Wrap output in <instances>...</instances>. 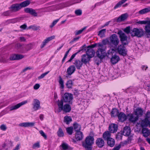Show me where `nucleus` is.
Instances as JSON below:
<instances>
[{
  "label": "nucleus",
  "instance_id": "f257e3e1",
  "mask_svg": "<svg viewBox=\"0 0 150 150\" xmlns=\"http://www.w3.org/2000/svg\"><path fill=\"white\" fill-rule=\"evenodd\" d=\"M94 139L93 137L88 136L85 139V142L83 144V146L86 150H92V145L94 143Z\"/></svg>",
  "mask_w": 150,
  "mask_h": 150
},
{
  "label": "nucleus",
  "instance_id": "f03ea898",
  "mask_svg": "<svg viewBox=\"0 0 150 150\" xmlns=\"http://www.w3.org/2000/svg\"><path fill=\"white\" fill-rule=\"evenodd\" d=\"M98 47H99L96 52L97 55L99 58L103 59L105 57L106 54V47L101 43L98 44Z\"/></svg>",
  "mask_w": 150,
  "mask_h": 150
},
{
  "label": "nucleus",
  "instance_id": "7ed1b4c3",
  "mask_svg": "<svg viewBox=\"0 0 150 150\" xmlns=\"http://www.w3.org/2000/svg\"><path fill=\"white\" fill-rule=\"evenodd\" d=\"M109 45L112 47H115L118 45L120 40L117 35L115 34L112 35L110 37Z\"/></svg>",
  "mask_w": 150,
  "mask_h": 150
},
{
  "label": "nucleus",
  "instance_id": "20e7f679",
  "mask_svg": "<svg viewBox=\"0 0 150 150\" xmlns=\"http://www.w3.org/2000/svg\"><path fill=\"white\" fill-rule=\"evenodd\" d=\"M130 34L132 36L140 38L144 35V31L141 28H134L131 31Z\"/></svg>",
  "mask_w": 150,
  "mask_h": 150
},
{
  "label": "nucleus",
  "instance_id": "39448f33",
  "mask_svg": "<svg viewBox=\"0 0 150 150\" xmlns=\"http://www.w3.org/2000/svg\"><path fill=\"white\" fill-rule=\"evenodd\" d=\"M117 34L119 35L120 40L122 44L123 45H128L129 42L127 40V37L126 35L121 30L118 31Z\"/></svg>",
  "mask_w": 150,
  "mask_h": 150
},
{
  "label": "nucleus",
  "instance_id": "423d86ee",
  "mask_svg": "<svg viewBox=\"0 0 150 150\" xmlns=\"http://www.w3.org/2000/svg\"><path fill=\"white\" fill-rule=\"evenodd\" d=\"M73 99V96L72 94L69 93H66L63 96V100L64 102L71 104H72V101Z\"/></svg>",
  "mask_w": 150,
  "mask_h": 150
},
{
  "label": "nucleus",
  "instance_id": "0eeeda50",
  "mask_svg": "<svg viewBox=\"0 0 150 150\" xmlns=\"http://www.w3.org/2000/svg\"><path fill=\"white\" fill-rule=\"evenodd\" d=\"M125 45H120L118 46L117 50L119 54L123 56H125L127 54V51Z\"/></svg>",
  "mask_w": 150,
  "mask_h": 150
},
{
  "label": "nucleus",
  "instance_id": "6e6552de",
  "mask_svg": "<svg viewBox=\"0 0 150 150\" xmlns=\"http://www.w3.org/2000/svg\"><path fill=\"white\" fill-rule=\"evenodd\" d=\"M27 100H25L17 104V105H13L10 107L9 109L10 111H12L13 110H16L19 108L22 105H23L28 103Z\"/></svg>",
  "mask_w": 150,
  "mask_h": 150
},
{
  "label": "nucleus",
  "instance_id": "1a4fd4ad",
  "mask_svg": "<svg viewBox=\"0 0 150 150\" xmlns=\"http://www.w3.org/2000/svg\"><path fill=\"white\" fill-rule=\"evenodd\" d=\"M32 105H33V108L35 111H36L41 108L40 102L37 99H35L33 100Z\"/></svg>",
  "mask_w": 150,
  "mask_h": 150
},
{
  "label": "nucleus",
  "instance_id": "9d476101",
  "mask_svg": "<svg viewBox=\"0 0 150 150\" xmlns=\"http://www.w3.org/2000/svg\"><path fill=\"white\" fill-rule=\"evenodd\" d=\"M21 9L19 4H12L9 8L12 12H16Z\"/></svg>",
  "mask_w": 150,
  "mask_h": 150
},
{
  "label": "nucleus",
  "instance_id": "9b49d317",
  "mask_svg": "<svg viewBox=\"0 0 150 150\" xmlns=\"http://www.w3.org/2000/svg\"><path fill=\"white\" fill-rule=\"evenodd\" d=\"M76 70V68L74 65L70 66L67 69L66 76V78H68L69 76L71 75Z\"/></svg>",
  "mask_w": 150,
  "mask_h": 150
},
{
  "label": "nucleus",
  "instance_id": "f8f14e48",
  "mask_svg": "<svg viewBox=\"0 0 150 150\" xmlns=\"http://www.w3.org/2000/svg\"><path fill=\"white\" fill-rule=\"evenodd\" d=\"M96 144L99 148L103 147L105 145V142L103 139L101 138H99L97 139L96 141Z\"/></svg>",
  "mask_w": 150,
  "mask_h": 150
},
{
  "label": "nucleus",
  "instance_id": "ddd939ff",
  "mask_svg": "<svg viewBox=\"0 0 150 150\" xmlns=\"http://www.w3.org/2000/svg\"><path fill=\"white\" fill-rule=\"evenodd\" d=\"M117 129L118 125L116 124H111L109 127V130L110 133H115L117 132Z\"/></svg>",
  "mask_w": 150,
  "mask_h": 150
},
{
  "label": "nucleus",
  "instance_id": "4468645a",
  "mask_svg": "<svg viewBox=\"0 0 150 150\" xmlns=\"http://www.w3.org/2000/svg\"><path fill=\"white\" fill-rule=\"evenodd\" d=\"M24 11L26 13H29L34 16H37V13L36 12L35 10L32 8H25Z\"/></svg>",
  "mask_w": 150,
  "mask_h": 150
},
{
  "label": "nucleus",
  "instance_id": "2eb2a0df",
  "mask_svg": "<svg viewBox=\"0 0 150 150\" xmlns=\"http://www.w3.org/2000/svg\"><path fill=\"white\" fill-rule=\"evenodd\" d=\"M24 57V56L20 54H14L11 56L10 59L11 60H19Z\"/></svg>",
  "mask_w": 150,
  "mask_h": 150
},
{
  "label": "nucleus",
  "instance_id": "dca6fc26",
  "mask_svg": "<svg viewBox=\"0 0 150 150\" xmlns=\"http://www.w3.org/2000/svg\"><path fill=\"white\" fill-rule=\"evenodd\" d=\"M135 114H129L128 115L129 117V120L132 123H134L139 119L138 116H135Z\"/></svg>",
  "mask_w": 150,
  "mask_h": 150
},
{
  "label": "nucleus",
  "instance_id": "f3484780",
  "mask_svg": "<svg viewBox=\"0 0 150 150\" xmlns=\"http://www.w3.org/2000/svg\"><path fill=\"white\" fill-rule=\"evenodd\" d=\"M91 58L86 54L82 55L81 58V62L85 64H86L90 61Z\"/></svg>",
  "mask_w": 150,
  "mask_h": 150
},
{
  "label": "nucleus",
  "instance_id": "a211bd4d",
  "mask_svg": "<svg viewBox=\"0 0 150 150\" xmlns=\"http://www.w3.org/2000/svg\"><path fill=\"white\" fill-rule=\"evenodd\" d=\"M134 114L135 115L138 116V118L141 117L143 113V109L140 107L137 108L134 111Z\"/></svg>",
  "mask_w": 150,
  "mask_h": 150
},
{
  "label": "nucleus",
  "instance_id": "6ab92c4d",
  "mask_svg": "<svg viewBox=\"0 0 150 150\" xmlns=\"http://www.w3.org/2000/svg\"><path fill=\"white\" fill-rule=\"evenodd\" d=\"M120 60V58L119 56L115 54L112 55L110 61L113 64L117 63Z\"/></svg>",
  "mask_w": 150,
  "mask_h": 150
},
{
  "label": "nucleus",
  "instance_id": "aec40b11",
  "mask_svg": "<svg viewBox=\"0 0 150 150\" xmlns=\"http://www.w3.org/2000/svg\"><path fill=\"white\" fill-rule=\"evenodd\" d=\"M117 117L119 121L122 122L125 121L127 118L126 114L122 112L119 113Z\"/></svg>",
  "mask_w": 150,
  "mask_h": 150
},
{
  "label": "nucleus",
  "instance_id": "412c9836",
  "mask_svg": "<svg viewBox=\"0 0 150 150\" xmlns=\"http://www.w3.org/2000/svg\"><path fill=\"white\" fill-rule=\"evenodd\" d=\"M86 54L91 59L94 56L95 52L92 48H88L86 51Z\"/></svg>",
  "mask_w": 150,
  "mask_h": 150
},
{
  "label": "nucleus",
  "instance_id": "4be33fe9",
  "mask_svg": "<svg viewBox=\"0 0 150 150\" xmlns=\"http://www.w3.org/2000/svg\"><path fill=\"white\" fill-rule=\"evenodd\" d=\"M86 46V45H84L81 47L80 48V49L76 53L72 55L70 57L69 59L67 61V62H71L72 60L74 58L76 55L79 53L81 51L83 50H86V49H84L83 48Z\"/></svg>",
  "mask_w": 150,
  "mask_h": 150
},
{
  "label": "nucleus",
  "instance_id": "5701e85b",
  "mask_svg": "<svg viewBox=\"0 0 150 150\" xmlns=\"http://www.w3.org/2000/svg\"><path fill=\"white\" fill-rule=\"evenodd\" d=\"M131 132L130 129L129 127L125 126L122 132L124 136H129Z\"/></svg>",
  "mask_w": 150,
  "mask_h": 150
},
{
  "label": "nucleus",
  "instance_id": "b1692460",
  "mask_svg": "<svg viewBox=\"0 0 150 150\" xmlns=\"http://www.w3.org/2000/svg\"><path fill=\"white\" fill-rule=\"evenodd\" d=\"M149 120L145 117L142 120L140 123L141 127L142 128L147 127L149 124Z\"/></svg>",
  "mask_w": 150,
  "mask_h": 150
},
{
  "label": "nucleus",
  "instance_id": "393cba45",
  "mask_svg": "<svg viewBox=\"0 0 150 150\" xmlns=\"http://www.w3.org/2000/svg\"><path fill=\"white\" fill-rule=\"evenodd\" d=\"M83 62H81V60H75L74 64L75 65L76 69H80L83 65Z\"/></svg>",
  "mask_w": 150,
  "mask_h": 150
},
{
  "label": "nucleus",
  "instance_id": "a878e982",
  "mask_svg": "<svg viewBox=\"0 0 150 150\" xmlns=\"http://www.w3.org/2000/svg\"><path fill=\"white\" fill-rule=\"evenodd\" d=\"M83 138V134L81 132H76L75 136V139L77 141L81 140Z\"/></svg>",
  "mask_w": 150,
  "mask_h": 150
},
{
  "label": "nucleus",
  "instance_id": "bb28decb",
  "mask_svg": "<svg viewBox=\"0 0 150 150\" xmlns=\"http://www.w3.org/2000/svg\"><path fill=\"white\" fill-rule=\"evenodd\" d=\"M128 17V14L127 13L122 14L117 19V22H120L121 21L125 20Z\"/></svg>",
  "mask_w": 150,
  "mask_h": 150
},
{
  "label": "nucleus",
  "instance_id": "cd10ccee",
  "mask_svg": "<svg viewBox=\"0 0 150 150\" xmlns=\"http://www.w3.org/2000/svg\"><path fill=\"white\" fill-rule=\"evenodd\" d=\"M111 133L108 131H106L103 134V137L104 140H108L111 138Z\"/></svg>",
  "mask_w": 150,
  "mask_h": 150
},
{
  "label": "nucleus",
  "instance_id": "c85d7f7f",
  "mask_svg": "<svg viewBox=\"0 0 150 150\" xmlns=\"http://www.w3.org/2000/svg\"><path fill=\"white\" fill-rule=\"evenodd\" d=\"M68 103L65 104L63 107V110L66 112H69L71 110V108L70 105Z\"/></svg>",
  "mask_w": 150,
  "mask_h": 150
},
{
  "label": "nucleus",
  "instance_id": "c756f323",
  "mask_svg": "<svg viewBox=\"0 0 150 150\" xmlns=\"http://www.w3.org/2000/svg\"><path fill=\"white\" fill-rule=\"evenodd\" d=\"M119 113L118 110L116 108H113L111 112V116L112 117L118 116Z\"/></svg>",
  "mask_w": 150,
  "mask_h": 150
},
{
  "label": "nucleus",
  "instance_id": "7c9ffc66",
  "mask_svg": "<svg viewBox=\"0 0 150 150\" xmlns=\"http://www.w3.org/2000/svg\"><path fill=\"white\" fill-rule=\"evenodd\" d=\"M150 12V7L146 8L139 11L138 13L141 15H143Z\"/></svg>",
  "mask_w": 150,
  "mask_h": 150
},
{
  "label": "nucleus",
  "instance_id": "2f4dec72",
  "mask_svg": "<svg viewBox=\"0 0 150 150\" xmlns=\"http://www.w3.org/2000/svg\"><path fill=\"white\" fill-rule=\"evenodd\" d=\"M64 100H63V99H62L60 100H58L57 105L58 106L59 112H60L63 110V108L64 107Z\"/></svg>",
  "mask_w": 150,
  "mask_h": 150
},
{
  "label": "nucleus",
  "instance_id": "473e14b6",
  "mask_svg": "<svg viewBox=\"0 0 150 150\" xmlns=\"http://www.w3.org/2000/svg\"><path fill=\"white\" fill-rule=\"evenodd\" d=\"M64 122L68 125L72 121V120L70 116H66L64 117Z\"/></svg>",
  "mask_w": 150,
  "mask_h": 150
},
{
  "label": "nucleus",
  "instance_id": "72a5a7b5",
  "mask_svg": "<svg viewBox=\"0 0 150 150\" xmlns=\"http://www.w3.org/2000/svg\"><path fill=\"white\" fill-rule=\"evenodd\" d=\"M30 3V1L29 0L23 1L19 4L21 8L28 6Z\"/></svg>",
  "mask_w": 150,
  "mask_h": 150
},
{
  "label": "nucleus",
  "instance_id": "f704fd0d",
  "mask_svg": "<svg viewBox=\"0 0 150 150\" xmlns=\"http://www.w3.org/2000/svg\"><path fill=\"white\" fill-rule=\"evenodd\" d=\"M74 129L76 132H81L80 131L81 129V126L80 125L77 123H75L74 124Z\"/></svg>",
  "mask_w": 150,
  "mask_h": 150
},
{
  "label": "nucleus",
  "instance_id": "c9c22d12",
  "mask_svg": "<svg viewBox=\"0 0 150 150\" xmlns=\"http://www.w3.org/2000/svg\"><path fill=\"white\" fill-rule=\"evenodd\" d=\"M33 45L32 44H30L27 45H25V47H24L25 49V50L23 51V53H26L27 51L30 50L33 48Z\"/></svg>",
  "mask_w": 150,
  "mask_h": 150
},
{
  "label": "nucleus",
  "instance_id": "e433bc0d",
  "mask_svg": "<svg viewBox=\"0 0 150 150\" xmlns=\"http://www.w3.org/2000/svg\"><path fill=\"white\" fill-rule=\"evenodd\" d=\"M108 145L110 147H113L115 145V141L114 139L112 138H110L107 140Z\"/></svg>",
  "mask_w": 150,
  "mask_h": 150
},
{
  "label": "nucleus",
  "instance_id": "4c0bfd02",
  "mask_svg": "<svg viewBox=\"0 0 150 150\" xmlns=\"http://www.w3.org/2000/svg\"><path fill=\"white\" fill-rule=\"evenodd\" d=\"M61 146L64 150H71L72 149L67 144L65 143H62Z\"/></svg>",
  "mask_w": 150,
  "mask_h": 150
},
{
  "label": "nucleus",
  "instance_id": "58836bf2",
  "mask_svg": "<svg viewBox=\"0 0 150 150\" xmlns=\"http://www.w3.org/2000/svg\"><path fill=\"white\" fill-rule=\"evenodd\" d=\"M127 0H121L115 6L114 8V9H115L118 8L120 7L122 4L125 3Z\"/></svg>",
  "mask_w": 150,
  "mask_h": 150
},
{
  "label": "nucleus",
  "instance_id": "ea45409f",
  "mask_svg": "<svg viewBox=\"0 0 150 150\" xmlns=\"http://www.w3.org/2000/svg\"><path fill=\"white\" fill-rule=\"evenodd\" d=\"M106 32L105 29H103L98 32V35L100 36L101 38L105 37V34Z\"/></svg>",
  "mask_w": 150,
  "mask_h": 150
},
{
  "label": "nucleus",
  "instance_id": "a19ab883",
  "mask_svg": "<svg viewBox=\"0 0 150 150\" xmlns=\"http://www.w3.org/2000/svg\"><path fill=\"white\" fill-rule=\"evenodd\" d=\"M142 133L143 134V136L145 137H147L149 135L148 131L147 128H142Z\"/></svg>",
  "mask_w": 150,
  "mask_h": 150
},
{
  "label": "nucleus",
  "instance_id": "79ce46f5",
  "mask_svg": "<svg viewBox=\"0 0 150 150\" xmlns=\"http://www.w3.org/2000/svg\"><path fill=\"white\" fill-rule=\"evenodd\" d=\"M12 12L10 10L3 12L1 13V15L4 16H10L11 15V13Z\"/></svg>",
  "mask_w": 150,
  "mask_h": 150
},
{
  "label": "nucleus",
  "instance_id": "37998d69",
  "mask_svg": "<svg viewBox=\"0 0 150 150\" xmlns=\"http://www.w3.org/2000/svg\"><path fill=\"white\" fill-rule=\"evenodd\" d=\"M59 82L60 86V88L63 89L64 88V82L61 76H59Z\"/></svg>",
  "mask_w": 150,
  "mask_h": 150
},
{
  "label": "nucleus",
  "instance_id": "c03bdc74",
  "mask_svg": "<svg viewBox=\"0 0 150 150\" xmlns=\"http://www.w3.org/2000/svg\"><path fill=\"white\" fill-rule=\"evenodd\" d=\"M57 134L58 136L60 137H62L64 136V133L61 128H59V129L57 132Z\"/></svg>",
  "mask_w": 150,
  "mask_h": 150
},
{
  "label": "nucleus",
  "instance_id": "a18cd8bd",
  "mask_svg": "<svg viewBox=\"0 0 150 150\" xmlns=\"http://www.w3.org/2000/svg\"><path fill=\"white\" fill-rule=\"evenodd\" d=\"M73 82L71 80H69L67 81L66 85L67 87L68 88H71L73 86Z\"/></svg>",
  "mask_w": 150,
  "mask_h": 150
},
{
  "label": "nucleus",
  "instance_id": "49530a36",
  "mask_svg": "<svg viewBox=\"0 0 150 150\" xmlns=\"http://www.w3.org/2000/svg\"><path fill=\"white\" fill-rule=\"evenodd\" d=\"M67 133L69 135H71L73 133V128L72 127H69L66 128Z\"/></svg>",
  "mask_w": 150,
  "mask_h": 150
},
{
  "label": "nucleus",
  "instance_id": "de8ad7c7",
  "mask_svg": "<svg viewBox=\"0 0 150 150\" xmlns=\"http://www.w3.org/2000/svg\"><path fill=\"white\" fill-rule=\"evenodd\" d=\"M40 28V27L39 26H36L35 25H31L29 26L28 29H32L34 30H36L39 29Z\"/></svg>",
  "mask_w": 150,
  "mask_h": 150
},
{
  "label": "nucleus",
  "instance_id": "09e8293b",
  "mask_svg": "<svg viewBox=\"0 0 150 150\" xmlns=\"http://www.w3.org/2000/svg\"><path fill=\"white\" fill-rule=\"evenodd\" d=\"M108 0H104L102 1H101L96 3L94 6V8H95L97 6H98L103 4L104 3L106 2Z\"/></svg>",
  "mask_w": 150,
  "mask_h": 150
},
{
  "label": "nucleus",
  "instance_id": "8fccbe9b",
  "mask_svg": "<svg viewBox=\"0 0 150 150\" xmlns=\"http://www.w3.org/2000/svg\"><path fill=\"white\" fill-rule=\"evenodd\" d=\"M23 45H22L20 43H18L15 46V47L16 48L19 50L20 52L21 53Z\"/></svg>",
  "mask_w": 150,
  "mask_h": 150
},
{
  "label": "nucleus",
  "instance_id": "3c124183",
  "mask_svg": "<svg viewBox=\"0 0 150 150\" xmlns=\"http://www.w3.org/2000/svg\"><path fill=\"white\" fill-rule=\"evenodd\" d=\"M48 42V41L46 39H45L42 42L40 46L41 48H43L46 45V44Z\"/></svg>",
  "mask_w": 150,
  "mask_h": 150
},
{
  "label": "nucleus",
  "instance_id": "603ef678",
  "mask_svg": "<svg viewBox=\"0 0 150 150\" xmlns=\"http://www.w3.org/2000/svg\"><path fill=\"white\" fill-rule=\"evenodd\" d=\"M86 28V27H84L83 28L78 31H76L75 32V35H77L81 34L82 32Z\"/></svg>",
  "mask_w": 150,
  "mask_h": 150
},
{
  "label": "nucleus",
  "instance_id": "864d4df0",
  "mask_svg": "<svg viewBox=\"0 0 150 150\" xmlns=\"http://www.w3.org/2000/svg\"><path fill=\"white\" fill-rule=\"evenodd\" d=\"M59 8H62L64 7L69 6V5H68L67 3H63L60 4H59Z\"/></svg>",
  "mask_w": 150,
  "mask_h": 150
},
{
  "label": "nucleus",
  "instance_id": "5fc2aeb1",
  "mask_svg": "<svg viewBox=\"0 0 150 150\" xmlns=\"http://www.w3.org/2000/svg\"><path fill=\"white\" fill-rule=\"evenodd\" d=\"M150 23V20L148 21H139L138 22V23L141 24H147L148 23Z\"/></svg>",
  "mask_w": 150,
  "mask_h": 150
},
{
  "label": "nucleus",
  "instance_id": "6e6d98bb",
  "mask_svg": "<svg viewBox=\"0 0 150 150\" xmlns=\"http://www.w3.org/2000/svg\"><path fill=\"white\" fill-rule=\"evenodd\" d=\"M75 13L77 16H80L82 14V10L81 9L76 10L75 11Z\"/></svg>",
  "mask_w": 150,
  "mask_h": 150
},
{
  "label": "nucleus",
  "instance_id": "4d7b16f0",
  "mask_svg": "<svg viewBox=\"0 0 150 150\" xmlns=\"http://www.w3.org/2000/svg\"><path fill=\"white\" fill-rule=\"evenodd\" d=\"M49 72V71H48L46 72L43 74H42L40 76L38 77V79H41L43 78Z\"/></svg>",
  "mask_w": 150,
  "mask_h": 150
},
{
  "label": "nucleus",
  "instance_id": "13d9d810",
  "mask_svg": "<svg viewBox=\"0 0 150 150\" xmlns=\"http://www.w3.org/2000/svg\"><path fill=\"white\" fill-rule=\"evenodd\" d=\"M40 147V145L39 142H36L33 145L32 148L35 149L36 148H39Z\"/></svg>",
  "mask_w": 150,
  "mask_h": 150
},
{
  "label": "nucleus",
  "instance_id": "bf43d9fd",
  "mask_svg": "<svg viewBox=\"0 0 150 150\" xmlns=\"http://www.w3.org/2000/svg\"><path fill=\"white\" fill-rule=\"evenodd\" d=\"M130 27L129 26L127 27L124 29V31L127 34H129L130 33L131 31H130Z\"/></svg>",
  "mask_w": 150,
  "mask_h": 150
},
{
  "label": "nucleus",
  "instance_id": "052dcab7",
  "mask_svg": "<svg viewBox=\"0 0 150 150\" xmlns=\"http://www.w3.org/2000/svg\"><path fill=\"white\" fill-rule=\"evenodd\" d=\"M116 50L115 49H110L108 51V53L109 54H113V53H114L115 51Z\"/></svg>",
  "mask_w": 150,
  "mask_h": 150
},
{
  "label": "nucleus",
  "instance_id": "680f3d73",
  "mask_svg": "<svg viewBox=\"0 0 150 150\" xmlns=\"http://www.w3.org/2000/svg\"><path fill=\"white\" fill-rule=\"evenodd\" d=\"M99 43H95L93 44H92L91 45H89L87 46V48H93L95 47L96 46H97L98 47V44H99Z\"/></svg>",
  "mask_w": 150,
  "mask_h": 150
},
{
  "label": "nucleus",
  "instance_id": "e2e57ef3",
  "mask_svg": "<svg viewBox=\"0 0 150 150\" xmlns=\"http://www.w3.org/2000/svg\"><path fill=\"white\" fill-rule=\"evenodd\" d=\"M145 118L149 120H150V111H148L145 114Z\"/></svg>",
  "mask_w": 150,
  "mask_h": 150
},
{
  "label": "nucleus",
  "instance_id": "0e129e2a",
  "mask_svg": "<svg viewBox=\"0 0 150 150\" xmlns=\"http://www.w3.org/2000/svg\"><path fill=\"white\" fill-rule=\"evenodd\" d=\"M27 122H23L19 124V126L23 127H28Z\"/></svg>",
  "mask_w": 150,
  "mask_h": 150
},
{
  "label": "nucleus",
  "instance_id": "69168bd1",
  "mask_svg": "<svg viewBox=\"0 0 150 150\" xmlns=\"http://www.w3.org/2000/svg\"><path fill=\"white\" fill-rule=\"evenodd\" d=\"M39 132L41 135L45 139H46L47 137L46 135L45 134V133L42 130H40L39 131Z\"/></svg>",
  "mask_w": 150,
  "mask_h": 150
},
{
  "label": "nucleus",
  "instance_id": "338daca9",
  "mask_svg": "<svg viewBox=\"0 0 150 150\" xmlns=\"http://www.w3.org/2000/svg\"><path fill=\"white\" fill-rule=\"evenodd\" d=\"M0 128L1 130L4 131H5L7 127L4 124H2L1 125L0 127Z\"/></svg>",
  "mask_w": 150,
  "mask_h": 150
},
{
  "label": "nucleus",
  "instance_id": "774afa93",
  "mask_svg": "<svg viewBox=\"0 0 150 150\" xmlns=\"http://www.w3.org/2000/svg\"><path fill=\"white\" fill-rule=\"evenodd\" d=\"M145 86V88L148 91H150V85L147 84L146 85V82L144 83V86Z\"/></svg>",
  "mask_w": 150,
  "mask_h": 150
}]
</instances>
